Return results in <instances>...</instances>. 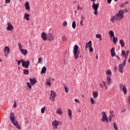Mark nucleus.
Here are the masks:
<instances>
[{"label": "nucleus", "mask_w": 130, "mask_h": 130, "mask_svg": "<svg viewBox=\"0 0 130 130\" xmlns=\"http://www.w3.org/2000/svg\"><path fill=\"white\" fill-rule=\"evenodd\" d=\"M79 50V46L78 45H75L74 50H73V53L74 54V58L75 59H78L79 57V55H80V51Z\"/></svg>", "instance_id": "1"}, {"label": "nucleus", "mask_w": 130, "mask_h": 130, "mask_svg": "<svg viewBox=\"0 0 130 130\" xmlns=\"http://www.w3.org/2000/svg\"><path fill=\"white\" fill-rule=\"evenodd\" d=\"M30 83L27 82V87H28L29 89L31 90L32 89V87L31 86H34L35 84H36L37 83V80H36L34 78H30L29 79Z\"/></svg>", "instance_id": "2"}, {"label": "nucleus", "mask_w": 130, "mask_h": 130, "mask_svg": "<svg viewBox=\"0 0 130 130\" xmlns=\"http://www.w3.org/2000/svg\"><path fill=\"white\" fill-rule=\"evenodd\" d=\"M124 14V11L123 10H120L116 14V16L118 17L119 20H121L124 17L123 14Z\"/></svg>", "instance_id": "3"}, {"label": "nucleus", "mask_w": 130, "mask_h": 130, "mask_svg": "<svg viewBox=\"0 0 130 130\" xmlns=\"http://www.w3.org/2000/svg\"><path fill=\"white\" fill-rule=\"evenodd\" d=\"M61 124L62 123L60 121H58L56 120H54L52 123L54 129H57V126L61 125Z\"/></svg>", "instance_id": "4"}, {"label": "nucleus", "mask_w": 130, "mask_h": 130, "mask_svg": "<svg viewBox=\"0 0 130 130\" xmlns=\"http://www.w3.org/2000/svg\"><path fill=\"white\" fill-rule=\"evenodd\" d=\"M88 47L89 48L90 52H93V48H92V41H89L88 43H87L85 45V49L87 50Z\"/></svg>", "instance_id": "5"}, {"label": "nucleus", "mask_w": 130, "mask_h": 130, "mask_svg": "<svg viewBox=\"0 0 130 130\" xmlns=\"http://www.w3.org/2000/svg\"><path fill=\"white\" fill-rule=\"evenodd\" d=\"M119 87H120V91H123L124 95H126L127 93V90H126V87H125V85L123 84H120Z\"/></svg>", "instance_id": "6"}, {"label": "nucleus", "mask_w": 130, "mask_h": 130, "mask_svg": "<svg viewBox=\"0 0 130 130\" xmlns=\"http://www.w3.org/2000/svg\"><path fill=\"white\" fill-rule=\"evenodd\" d=\"M12 123L17 127V128H18V129H21V126H20V125H19V123H18V121L15 119L14 120H13L11 121Z\"/></svg>", "instance_id": "7"}, {"label": "nucleus", "mask_w": 130, "mask_h": 130, "mask_svg": "<svg viewBox=\"0 0 130 130\" xmlns=\"http://www.w3.org/2000/svg\"><path fill=\"white\" fill-rule=\"evenodd\" d=\"M22 67H23V68H25V69H28L29 68V64H30V61H29V60H27V61H24L22 63Z\"/></svg>", "instance_id": "8"}, {"label": "nucleus", "mask_w": 130, "mask_h": 130, "mask_svg": "<svg viewBox=\"0 0 130 130\" xmlns=\"http://www.w3.org/2000/svg\"><path fill=\"white\" fill-rule=\"evenodd\" d=\"M47 39L49 40V41H52L53 39H54V36L51 33H49L47 35Z\"/></svg>", "instance_id": "9"}, {"label": "nucleus", "mask_w": 130, "mask_h": 130, "mask_svg": "<svg viewBox=\"0 0 130 130\" xmlns=\"http://www.w3.org/2000/svg\"><path fill=\"white\" fill-rule=\"evenodd\" d=\"M55 96H56V93L53 91V90L51 91V94H50V98L51 99H52V102H53L54 101V100L55 99Z\"/></svg>", "instance_id": "10"}, {"label": "nucleus", "mask_w": 130, "mask_h": 130, "mask_svg": "<svg viewBox=\"0 0 130 130\" xmlns=\"http://www.w3.org/2000/svg\"><path fill=\"white\" fill-rule=\"evenodd\" d=\"M14 29V26L11 24V23H8V26L6 28V30L8 31H12Z\"/></svg>", "instance_id": "11"}, {"label": "nucleus", "mask_w": 130, "mask_h": 130, "mask_svg": "<svg viewBox=\"0 0 130 130\" xmlns=\"http://www.w3.org/2000/svg\"><path fill=\"white\" fill-rule=\"evenodd\" d=\"M102 118L101 119L102 121H103V122H104L105 121V120H107V116L106 115V113H105V112H103L102 113Z\"/></svg>", "instance_id": "12"}, {"label": "nucleus", "mask_w": 130, "mask_h": 130, "mask_svg": "<svg viewBox=\"0 0 130 130\" xmlns=\"http://www.w3.org/2000/svg\"><path fill=\"white\" fill-rule=\"evenodd\" d=\"M41 37L44 41L47 40V35L45 32H42L41 34Z\"/></svg>", "instance_id": "13"}, {"label": "nucleus", "mask_w": 130, "mask_h": 130, "mask_svg": "<svg viewBox=\"0 0 130 130\" xmlns=\"http://www.w3.org/2000/svg\"><path fill=\"white\" fill-rule=\"evenodd\" d=\"M123 68H124V64H121L119 65V71L120 73H123Z\"/></svg>", "instance_id": "14"}, {"label": "nucleus", "mask_w": 130, "mask_h": 130, "mask_svg": "<svg viewBox=\"0 0 130 130\" xmlns=\"http://www.w3.org/2000/svg\"><path fill=\"white\" fill-rule=\"evenodd\" d=\"M93 10H98V8H99V4L98 3L96 4L95 3H92V6Z\"/></svg>", "instance_id": "15"}, {"label": "nucleus", "mask_w": 130, "mask_h": 130, "mask_svg": "<svg viewBox=\"0 0 130 130\" xmlns=\"http://www.w3.org/2000/svg\"><path fill=\"white\" fill-rule=\"evenodd\" d=\"M110 53L112 56L113 57L115 56V55L116 54V53H115V48L114 47L112 48L110 50Z\"/></svg>", "instance_id": "16"}, {"label": "nucleus", "mask_w": 130, "mask_h": 130, "mask_svg": "<svg viewBox=\"0 0 130 130\" xmlns=\"http://www.w3.org/2000/svg\"><path fill=\"white\" fill-rule=\"evenodd\" d=\"M10 119L11 121L16 119V118H15V113L12 112L10 114Z\"/></svg>", "instance_id": "17"}, {"label": "nucleus", "mask_w": 130, "mask_h": 130, "mask_svg": "<svg viewBox=\"0 0 130 130\" xmlns=\"http://www.w3.org/2000/svg\"><path fill=\"white\" fill-rule=\"evenodd\" d=\"M4 52L5 53H7V54H9V53H10V48L8 46H6L5 47V50H4Z\"/></svg>", "instance_id": "18"}, {"label": "nucleus", "mask_w": 130, "mask_h": 130, "mask_svg": "<svg viewBox=\"0 0 130 130\" xmlns=\"http://www.w3.org/2000/svg\"><path fill=\"white\" fill-rule=\"evenodd\" d=\"M52 80V77H50L49 79L46 80V84L47 85L49 86V87H51V83H50V81Z\"/></svg>", "instance_id": "19"}, {"label": "nucleus", "mask_w": 130, "mask_h": 130, "mask_svg": "<svg viewBox=\"0 0 130 130\" xmlns=\"http://www.w3.org/2000/svg\"><path fill=\"white\" fill-rule=\"evenodd\" d=\"M20 51L23 55H27V53H28V51L26 49H21Z\"/></svg>", "instance_id": "20"}, {"label": "nucleus", "mask_w": 130, "mask_h": 130, "mask_svg": "<svg viewBox=\"0 0 130 130\" xmlns=\"http://www.w3.org/2000/svg\"><path fill=\"white\" fill-rule=\"evenodd\" d=\"M119 20L117 16H114L112 18H111V22H112V23H114L115 22V20Z\"/></svg>", "instance_id": "21"}, {"label": "nucleus", "mask_w": 130, "mask_h": 130, "mask_svg": "<svg viewBox=\"0 0 130 130\" xmlns=\"http://www.w3.org/2000/svg\"><path fill=\"white\" fill-rule=\"evenodd\" d=\"M24 6L25 7V9H26L27 11L30 10V6L29 5V3H28L27 2H25Z\"/></svg>", "instance_id": "22"}, {"label": "nucleus", "mask_w": 130, "mask_h": 130, "mask_svg": "<svg viewBox=\"0 0 130 130\" xmlns=\"http://www.w3.org/2000/svg\"><path fill=\"white\" fill-rule=\"evenodd\" d=\"M93 98H97L98 97V92L97 91H93L92 92Z\"/></svg>", "instance_id": "23"}, {"label": "nucleus", "mask_w": 130, "mask_h": 130, "mask_svg": "<svg viewBox=\"0 0 130 130\" xmlns=\"http://www.w3.org/2000/svg\"><path fill=\"white\" fill-rule=\"evenodd\" d=\"M46 68L45 67H43L42 69V71L41 72V74H46Z\"/></svg>", "instance_id": "24"}, {"label": "nucleus", "mask_w": 130, "mask_h": 130, "mask_svg": "<svg viewBox=\"0 0 130 130\" xmlns=\"http://www.w3.org/2000/svg\"><path fill=\"white\" fill-rule=\"evenodd\" d=\"M119 43L121 45V47H124V41L123 40H120Z\"/></svg>", "instance_id": "25"}, {"label": "nucleus", "mask_w": 130, "mask_h": 130, "mask_svg": "<svg viewBox=\"0 0 130 130\" xmlns=\"http://www.w3.org/2000/svg\"><path fill=\"white\" fill-rule=\"evenodd\" d=\"M109 35L110 37L112 38V37H114V32L112 30H110L109 31Z\"/></svg>", "instance_id": "26"}, {"label": "nucleus", "mask_w": 130, "mask_h": 130, "mask_svg": "<svg viewBox=\"0 0 130 130\" xmlns=\"http://www.w3.org/2000/svg\"><path fill=\"white\" fill-rule=\"evenodd\" d=\"M28 17H30V15L28 14L25 13L24 14V18L27 20V21H29L30 20Z\"/></svg>", "instance_id": "27"}, {"label": "nucleus", "mask_w": 130, "mask_h": 130, "mask_svg": "<svg viewBox=\"0 0 130 130\" xmlns=\"http://www.w3.org/2000/svg\"><path fill=\"white\" fill-rule=\"evenodd\" d=\"M72 110H71V109H68V115H69L71 119H72Z\"/></svg>", "instance_id": "28"}, {"label": "nucleus", "mask_w": 130, "mask_h": 130, "mask_svg": "<svg viewBox=\"0 0 130 130\" xmlns=\"http://www.w3.org/2000/svg\"><path fill=\"white\" fill-rule=\"evenodd\" d=\"M23 74L24 75H29V70L27 69L23 70Z\"/></svg>", "instance_id": "29"}, {"label": "nucleus", "mask_w": 130, "mask_h": 130, "mask_svg": "<svg viewBox=\"0 0 130 130\" xmlns=\"http://www.w3.org/2000/svg\"><path fill=\"white\" fill-rule=\"evenodd\" d=\"M113 40L114 44H116V43H117V38H115V37H113Z\"/></svg>", "instance_id": "30"}, {"label": "nucleus", "mask_w": 130, "mask_h": 130, "mask_svg": "<svg viewBox=\"0 0 130 130\" xmlns=\"http://www.w3.org/2000/svg\"><path fill=\"white\" fill-rule=\"evenodd\" d=\"M56 113H57V114H62V112L61 111L60 109H58L56 111Z\"/></svg>", "instance_id": "31"}, {"label": "nucleus", "mask_w": 130, "mask_h": 130, "mask_svg": "<svg viewBox=\"0 0 130 130\" xmlns=\"http://www.w3.org/2000/svg\"><path fill=\"white\" fill-rule=\"evenodd\" d=\"M64 89L65 90L66 93H69V88L67 86V85L64 86Z\"/></svg>", "instance_id": "32"}, {"label": "nucleus", "mask_w": 130, "mask_h": 130, "mask_svg": "<svg viewBox=\"0 0 130 130\" xmlns=\"http://www.w3.org/2000/svg\"><path fill=\"white\" fill-rule=\"evenodd\" d=\"M103 83L104 84V86L106 88V89H107V84H108V83L105 81H103Z\"/></svg>", "instance_id": "33"}, {"label": "nucleus", "mask_w": 130, "mask_h": 130, "mask_svg": "<svg viewBox=\"0 0 130 130\" xmlns=\"http://www.w3.org/2000/svg\"><path fill=\"white\" fill-rule=\"evenodd\" d=\"M76 21H73L72 23V28L74 29H76Z\"/></svg>", "instance_id": "34"}, {"label": "nucleus", "mask_w": 130, "mask_h": 130, "mask_svg": "<svg viewBox=\"0 0 130 130\" xmlns=\"http://www.w3.org/2000/svg\"><path fill=\"white\" fill-rule=\"evenodd\" d=\"M18 46H19V49H20V51H21V49H23V45H22V44H20V43H19Z\"/></svg>", "instance_id": "35"}, {"label": "nucleus", "mask_w": 130, "mask_h": 130, "mask_svg": "<svg viewBox=\"0 0 130 130\" xmlns=\"http://www.w3.org/2000/svg\"><path fill=\"white\" fill-rule=\"evenodd\" d=\"M113 127H114L115 129L118 130V127H117V125H116V124H115V123H114L113 124Z\"/></svg>", "instance_id": "36"}, {"label": "nucleus", "mask_w": 130, "mask_h": 130, "mask_svg": "<svg viewBox=\"0 0 130 130\" xmlns=\"http://www.w3.org/2000/svg\"><path fill=\"white\" fill-rule=\"evenodd\" d=\"M90 101H91L92 104H95V101H94V99L91 98Z\"/></svg>", "instance_id": "37"}, {"label": "nucleus", "mask_w": 130, "mask_h": 130, "mask_svg": "<svg viewBox=\"0 0 130 130\" xmlns=\"http://www.w3.org/2000/svg\"><path fill=\"white\" fill-rule=\"evenodd\" d=\"M94 14L95 16H97L98 15V10H94Z\"/></svg>", "instance_id": "38"}, {"label": "nucleus", "mask_w": 130, "mask_h": 130, "mask_svg": "<svg viewBox=\"0 0 130 130\" xmlns=\"http://www.w3.org/2000/svg\"><path fill=\"white\" fill-rule=\"evenodd\" d=\"M44 111H45V107L42 108L41 109V113H44Z\"/></svg>", "instance_id": "39"}, {"label": "nucleus", "mask_w": 130, "mask_h": 130, "mask_svg": "<svg viewBox=\"0 0 130 130\" xmlns=\"http://www.w3.org/2000/svg\"><path fill=\"white\" fill-rule=\"evenodd\" d=\"M107 81L109 84H110V82L111 81V79L110 77L107 78Z\"/></svg>", "instance_id": "40"}, {"label": "nucleus", "mask_w": 130, "mask_h": 130, "mask_svg": "<svg viewBox=\"0 0 130 130\" xmlns=\"http://www.w3.org/2000/svg\"><path fill=\"white\" fill-rule=\"evenodd\" d=\"M122 56H125V52L124 50H122Z\"/></svg>", "instance_id": "41"}, {"label": "nucleus", "mask_w": 130, "mask_h": 130, "mask_svg": "<svg viewBox=\"0 0 130 130\" xmlns=\"http://www.w3.org/2000/svg\"><path fill=\"white\" fill-rule=\"evenodd\" d=\"M38 61H39V63H41V61H42V58H41V57L39 58Z\"/></svg>", "instance_id": "42"}, {"label": "nucleus", "mask_w": 130, "mask_h": 130, "mask_svg": "<svg viewBox=\"0 0 130 130\" xmlns=\"http://www.w3.org/2000/svg\"><path fill=\"white\" fill-rule=\"evenodd\" d=\"M112 116H113V115H111L109 116V121H111V120H112L111 118H112Z\"/></svg>", "instance_id": "43"}, {"label": "nucleus", "mask_w": 130, "mask_h": 130, "mask_svg": "<svg viewBox=\"0 0 130 130\" xmlns=\"http://www.w3.org/2000/svg\"><path fill=\"white\" fill-rule=\"evenodd\" d=\"M25 122H26V123H30V121H29V119H28L27 118H26Z\"/></svg>", "instance_id": "44"}, {"label": "nucleus", "mask_w": 130, "mask_h": 130, "mask_svg": "<svg viewBox=\"0 0 130 130\" xmlns=\"http://www.w3.org/2000/svg\"><path fill=\"white\" fill-rule=\"evenodd\" d=\"M101 35H100V34H96V37L97 38H101Z\"/></svg>", "instance_id": "45"}, {"label": "nucleus", "mask_w": 130, "mask_h": 130, "mask_svg": "<svg viewBox=\"0 0 130 130\" xmlns=\"http://www.w3.org/2000/svg\"><path fill=\"white\" fill-rule=\"evenodd\" d=\"M63 26H67L68 25V22H67V21H64L63 24H62Z\"/></svg>", "instance_id": "46"}, {"label": "nucleus", "mask_w": 130, "mask_h": 130, "mask_svg": "<svg viewBox=\"0 0 130 130\" xmlns=\"http://www.w3.org/2000/svg\"><path fill=\"white\" fill-rule=\"evenodd\" d=\"M106 74L107 75H111V72L110 71H107Z\"/></svg>", "instance_id": "47"}, {"label": "nucleus", "mask_w": 130, "mask_h": 130, "mask_svg": "<svg viewBox=\"0 0 130 130\" xmlns=\"http://www.w3.org/2000/svg\"><path fill=\"white\" fill-rule=\"evenodd\" d=\"M6 4H10L11 3V1L10 0H5Z\"/></svg>", "instance_id": "48"}, {"label": "nucleus", "mask_w": 130, "mask_h": 130, "mask_svg": "<svg viewBox=\"0 0 130 130\" xmlns=\"http://www.w3.org/2000/svg\"><path fill=\"white\" fill-rule=\"evenodd\" d=\"M75 101L76 102V103H80V101L77 99H75Z\"/></svg>", "instance_id": "49"}, {"label": "nucleus", "mask_w": 130, "mask_h": 130, "mask_svg": "<svg viewBox=\"0 0 130 130\" xmlns=\"http://www.w3.org/2000/svg\"><path fill=\"white\" fill-rule=\"evenodd\" d=\"M13 107H14V108H16V107H17V103L16 102L14 103Z\"/></svg>", "instance_id": "50"}, {"label": "nucleus", "mask_w": 130, "mask_h": 130, "mask_svg": "<svg viewBox=\"0 0 130 130\" xmlns=\"http://www.w3.org/2000/svg\"><path fill=\"white\" fill-rule=\"evenodd\" d=\"M125 62H126V59H125V60L123 62V64H124V66H125Z\"/></svg>", "instance_id": "51"}, {"label": "nucleus", "mask_w": 130, "mask_h": 130, "mask_svg": "<svg viewBox=\"0 0 130 130\" xmlns=\"http://www.w3.org/2000/svg\"><path fill=\"white\" fill-rule=\"evenodd\" d=\"M129 51H128V50H127L126 52V53H125V54H126V55H128V54H129Z\"/></svg>", "instance_id": "52"}, {"label": "nucleus", "mask_w": 130, "mask_h": 130, "mask_svg": "<svg viewBox=\"0 0 130 130\" xmlns=\"http://www.w3.org/2000/svg\"><path fill=\"white\" fill-rule=\"evenodd\" d=\"M17 64L18 66H20V64H21V62H20V60L17 61Z\"/></svg>", "instance_id": "53"}, {"label": "nucleus", "mask_w": 130, "mask_h": 130, "mask_svg": "<svg viewBox=\"0 0 130 130\" xmlns=\"http://www.w3.org/2000/svg\"><path fill=\"white\" fill-rule=\"evenodd\" d=\"M112 1V0H108V1H107L108 4H111Z\"/></svg>", "instance_id": "54"}, {"label": "nucleus", "mask_w": 130, "mask_h": 130, "mask_svg": "<svg viewBox=\"0 0 130 130\" xmlns=\"http://www.w3.org/2000/svg\"><path fill=\"white\" fill-rule=\"evenodd\" d=\"M124 11V13H127V12H128V10H127V9H125L124 10H123Z\"/></svg>", "instance_id": "55"}, {"label": "nucleus", "mask_w": 130, "mask_h": 130, "mask_svg": "<svg viewBox=\"0 0 130 130\" xmlns=\"http://www.w3.org/2000/svg\"><path fill=\"white\" fill-rule=\"evenodd\" d=\"M100 88H103V85H102V84H100Z\"/></svg>", "instance_id": "56"}, {"label": "nucleus", "mask_w": 130, "mask_h": 130, "mask_svg": "<svg viewBox=\"0 0 130 130\" xmlns=\"http://www.w3.org/2000/svg\"><path fill=\"white\" fill-rule=\"evenodd\" d=\"M83 20L82 19L81 21L80 22V24H81V25H83Z\"/></svg>", "instance_id": "57"}, {"label": "nucleus", "mask_w": 130, "mask_h": 130, "mask_svg": "<svg viewBox=\"0 0 130 130\" xmlns=\"http://www.w3.org/2000/svg\"><path fill=\"white\" fill-rule=\"evenodd\" d=\"M77 8H77L78 10H81V7H80L79 5L78 6Z\"/></svg>", "instance_id": "58"}, {"label": "nucleus", "mask_w": 130, "mask_h": 130, "mask_svg": "<svg viewBox=\"0 0 130 130\" xmlns=\"http://www.w3.org/2000/svg\"><path fill=\"white\" fill-rule=\"evenodd\" d=\"M20 62H24V61L23 60V59H21L20 60H19Z\"/></svg>", "instance_id": "59"}, {"label": "nucleus", "mask_w": 130, "mask_h": 130, "mask_svg": "<svg viewBox=\"0 0 130 130\" xmlns=\"http://www.w3.org/2000/svg\"><path fill=\"white\" fill-rule=\"evenodd\" d=\"M116 57H117L118 60H120V58L118 57V56H116Z\"/></svg>", "instance_id": "60"}, {"label": "nucleus", "mask_w": 130, "mask_h": 130, "mask_svg": "<svg viewBox=\"0 0 130 130\" xmlns=\"http://www.w3.org/2000/svg\"><path fill=\"white\" fill-rule=\"evenodd\" d=\"M95 58H96V59H98V54L96 55Z\"/></svg>", "instance_id": "61"}, {"label": "nucleus", "mask_w": 130, "mask_h": 130, "mask_svg": "<svg viewBox=\"0 0 130 130\" xmlns=\"http://www.w3.org/2000/svg\"><path fill=\"white\" fill-rule=\"evenodd\" d=\"M105 121H106L108 123V119H107V120H105Z\"/></svg>", "instance_id": "62"}, {"label": "nucleus", "mask_w": 130, "mask_h": 130, "mask_svg": "<svg viewBox=\"0 0 130 130\" xmlns=\"http://www.w3.org/2000/svg\"><path fill=\"white\" fill-rule=\"evenodd\" d=\"M100 40L101 41L102 40V36H101V38H100Z\"/></svg>", "instance_id": "63"}, {"label": "nucleus", "mask_w": 130, "mask_h": 130, "mask_svg": "<svg viewBox=\"0 0 130 130\" xmlns=\"http://www.w3.org/2000/svg\"><path fill=\"white\" fill-rule=\"evenodd\" d=\"M62 39H63V40H66V37H63Z\"/></svg>", "instance_id": "64"}]
</instances>
